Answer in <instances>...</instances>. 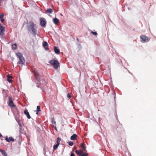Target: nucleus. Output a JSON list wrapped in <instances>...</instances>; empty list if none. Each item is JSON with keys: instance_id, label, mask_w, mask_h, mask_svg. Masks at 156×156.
Instances as JSON below:
<instances>
[{"instance_id": "nucleus-4", "label": "nucleus", "mask_w": 156, "mask_h": 156, "mask_svg": "<svg viewBox=\"0 0 156 156\" xmlns=\"http://www.w3.org/2000/svg\"><path fill=\"white\" fill-rule=\"evenodd\" d=\"M49 63L53 65L54 68L55 69H57L59 66V63L57 60H51L49 62Z\"/></svg>"}, {"instance_id": "nucleus-3", "label": "nucleus", "mask_w": 156, "mask_h": 156, "mask_svg": "<svg viewBox=\"0 0 156 156\" xmlns=\"http://www.w3.org/2000/svg\"><path fill=\"white\" fill-rule=\"evenodd\" d=\"M16 55L20 59L18 63L22 65L24 64L25 60L22 54L20 52H18L16 54Z\"/></svg>"}, {"instance_id": "nucleus-30", "label": "nucleus", "mask_w": 156, "mask_h": 156, "mask_svg": "<svg viewBox=\"0 0 156 156\" xmlns=\"http://www.w3.org/2000/svg\"><path fill=\"white\" fill-rule=\"evenodd\" d=\"M2 137V135L1 134V133H0V138L1 137Z\"/></svg>"}, {"instance_id": "nucleus-26", "label": "nucleus", "mask_w": 156, "mask_h": 156, "mask_svg": "<svg viewBox=\"0 0 156 156\" xmlns=\"http://www.w3.org/2000/svg\"><path fill=\"white\" fill-rule=\"evenodd\" d=\"M73 142H71L69 143V145L70 146H72L73 145Z\"/></svg>"}, {"instance_id": "nucleus-6", "label": "nucleus", "mask_w": 156, "mask_h": 156, "mask_svg": "<svg viewBox=\"0 0 156 156\" xmlns=\"http://www.w3.org/2000/svg\"><path fill=\"white\" fill-rule=\"evenodd\" d=\"M140 37L142 40L144 42L147 41H148L150 40L148 37L145 35H142L140 36Z\"/></svg>"}, {"instance_id": "nucleus-32", "label": "nucleus", "mask_w": 156, "mask_h": 156, "mask_svg": "<svg viewBox=\"0 0 156 156\" xmlns=\"http://www.w3.org/2000/svg\"><path fill=\"white\" fill-rule=\"evenodd\" d=\"M53 122L55 124V123H56V122H55V121H54V122Z\"/></svg>"}, {"instance_id": "nucleus-28", "label": "nucleus", "mask_w": 156, "mask_h": 156, "mask_svg": "<svg viewBox=\"0 0 156 156\" xmlns=\"http://www.w3.org/2000/svg\"><path fill=\"white\" fill-rule=\"evenodd\" d=\"M0 20L2 23H3L5 21L4 19H3V18L0 19Z\"/></svg>"}, {"instance_id": "nucleus-1", "label": "nucleus", "mask_w": 156, "mask_h": 156, "mask_svg": "<svg viewBox=\"0 0 156 156\" xmlns=\"http://www.w3.org/2000/svg\"><path fill=\"white\" fill-rule=\"evenodd\" d=\"M27 28L29 31L34 36H36L37 34V27L36 25L32 21H29L27 23Z\"/></svg>"}, {"instance_id": "nucleus-18", "label": "nucleus", "mask_w": 156, "mask_h": 156, "mask_svg": "<svg viewBox=\"0 0 156 156\" xmlns=\"http://www.w3.org/2000/svg\"><path fill=\"white\" fill-rule=\"evenodd\" d=\"M46 11L48 13L51 14L52 13L53 10L49 8Z\"/></svg>"}, {"instance_id": "nucleus-20", "label": "nucleus", "mask_w": 156, "mask_h": 156, "mask_svg": "<svg viewBox=\"0 0 156 156\" xmlns=\"http://www.w3.org/2000/svg\"><path fill=\"white\" fill-rule=\"evenodd\" d=\"M4 34V32H0V38L1 39H3V36Z\"/></svg>"}, {"instance_id": "nucleus-23", "label": "nucleus", "mask_w": 156, "mask_h": 156, "mask_svg": "<svg viewBox=\"0 0 156 156\" xmlns=\"http://www.w3.org/2000/svg\"><path fill=\"white\" fill-rule=\"evenodd\" d=\"M37 112H39L41 111L40 107L39 106H37Z\"/></svg>"}, {"instance_id": "nucleus-5", "label": "nucleus", "mask_w": 156, "mask_h": 156, "mask_svg": "<svg viewBox=\"0 0 156 156\" xmlns=\"http://www.w3.org/2000/svg\"><path fill=\"white\" fill-rule=\"evenodd\" d=\"M8 105L11 108L15 107L16 110L17 111L16 105L14 103L11 97H9V102Z\"/></svg>"}, {"instance_id": "nucleus-14", "label": "nucleus", "mask_w": 156, "mask_h": 156, "mask_svg": "<svg viewBox=\"0 0 156 156\" xmlns=\"http://www.w3.org/2000/svg\"><path fill=\"white\" fill-rule=\"evenodd\" d=\"M77 135L76 134H74L71 136L70 139L72 140H76Z\"/></svg>"}, {"instance_id": "nucleus-16", "label": "nucleus", "mask_w": 156, "mask_h": 156, "mask_svg": "<svg viewBox=\"0 0 156 156\" xmlns=\"http://www.w3.org/2000/svg\"><path fill=\"white\" fill-rule=\"evenodd\" d=\"M0 151L4 156H7V154L4 150L0 149Z\"/></svg>"}, {"instance_id": "nucleus-11", "label": "nucleus", "mask_w": 156, "mask_h": 156, "mask_svg": "<svg viewBox=\"0 0 156 156\" xmlns=\"http://www.w3.org/2000/svg\"><path fill=\"white\" fill-rule=\"evenodd\" d=\"M34 75L36 79L37 80H40V78L39 77V75L37 72H34Z\"/></svg>"}, {"instance_id": "nucleus-29", "label": "nucleus", "mask_w": 156, "mask_h": 156, "mask_svg": "<svg viewBox=\"0 0 156 156\" xmlns=\"http://www.w3.org/2000/svg\"><path fill=\"white\" fill-rule=\"evenodd\" d=\"M75 154L74 153H71L70 154V156H74Z\"/></svg>"}, {"instance_id": "nucleus-22", "label": "nucleus", "mask_w": 156, "mask_h": 156, "mask_svg": "<svg viewBox=\"0 0 156 156\" xmlns=\"http://www.w3.org/2000/svg\"><path fill=\"white\" fill-rule=\"evenodd\" d=\"M59 145L58 144H56L54 145L53 146L54 149V150H56L58 147Z\"/></svg>"}, {"instance_id": "nucleus-9", "label": "nucleus", "mask_w": 156, "mask_h": 156, "mask_svg": "<svg viewBox=\"0 0 156 156\" xmlns=\"http://www.w3.org/2000/svg\"><path fill=\"white\" fill-rule=\"evenodd\" d=\"M43 47L46 50H48L49 48H48L47 47H46L48 45V44L47 42L46 41H44L43 42Z\"/></svg>"}, {"instance_id": "nucleus-17", "label": "nucleus", "mask_w": 156, "mask_h": 156, "mask_svg": "<svg viewBox=\"0 0 156 156\" xmlns=\"http://www.w3.org/2000/svg\"><path fill=\"white\" fill-rule=\"evenodd\" d=\"M20 134H22L24 133L23 128L21 126H20Z\"/></svg>"}, {"instance_id": "nucleus-19", "label": "nucleus", "mask_w": 156, "mask_h": 156, "mask_svg": "<svg viewBox=\"0 0 156 156\" xmlns=\"http://www.w3.org/2000/svg\"><path fill=\"white\" fill-rule=\"evenodd\" d=\"M12 47L13 50H16L17 48V44H13Z\"/></svg>"}, {"instance_id": "nucleus-33", "label": "nucleus", "mask_w": 156, "mask_h": 156, "mask_svg": "<svg viewBox=\"0 0 156 156\" xmlns=\"http://www.w3.org/2000/svg\"><path fill=\"white\" fill-rule=\"evenodd\" d=\"M76 148H74V149H76Z\"/></svg>"}, {"instance_id": "nucleus-7", "label": "nucleus", "mask_w": 156, "mask_h": 156, "mask_svg": "<svg viewBox=\"0 0 156 156\" xmlns=\"http://www.w3.org/2000/svg\"><path fill=\"white\" fill-rule=\"evenodd\" d=\"M40 24L42 27H45L46 24V22L45 19L43 18H41L40 19Z\"/></svg>"}, {"instance_id": "nucleus-2", "label": "nucleus", "mask_w": 156, "mask_h": 156, "mask_svg": "<svg viewBox=\"0 0 156 156\" xmlns=\"http://www.w3.org/2000/svg\"><path fill=\"white\" fill-rule=\"evenodd\" d=\"M81 146L83 148V150L84 152H83L82 150L78 151L76 150L75 151L76 154L79 156H88V154L86 152V147L84 146V143L81 144Z\"/></svg>"}, {"instance_id": "nucleus-10", "label": "nucleus", "mask_w": 156, "mask_h": 156, "mask_svg": "<svg viewBox=\"0 0 156 156\" xmlns=\"http://www.w3.org/2000/svg\"><path fill=\"white\" fill-rule=\"evenodd\" d=\"M24 114L27 116V118L28 119H30L31 118V117L29 114V113L27 110H24Z\"/></svg>"}, {"instance_id": "nucleus-24", "label": "nucleus", "mask_w": 156, "mask_h": 156, "mask_svg": "<svg viewBox=\"0 0 156 156\" xmlns=\"http://www.w3.org/2000/svg\"><path fill=\"white\" fill-rule=\"evenodd\" d=\"M4 16V14L2 13H1V14H0V19L3 18Z\"/></svg>"}, {"instance_id": "nucleus-25", "label": "nucleus", "mask_w": 156, "mask_h": 156, "mask_svg": "<svg viewBox=\"0 0 156 156\" xmlns=\"http://www.w3.org/2000/svg\"><path fill=\"white\" fill-rule=\"evenodd\" d=\"M91 33L93 35H96L97 34V33L96 32L91 31Z\"/></svg>"}, {"instance_id": "nucleus-13", "label": "nucleus", "mask_w": 156, "mask_h": 156, "mask_svg": "<svg viewBox=\"0 0 156 156\" xmlns=\"http://www.w3.org/2000/svg\"><path fill=\"white\" fill-rule=\"evenodd\" d=\"M53 22L56 25H57L59 22V20L56 18H55L53 19Z\"/></svg>"}, {"instance_id": "nucleus-27", "label": "nucleus", "mask_w": 156, "mask_h": 156, "mask_svg": "<svg viewBox=\"0 0 156 156\" xmlns=\"http://www.w3.org/2000/svg\"><path fill=\"white\" fill-rule=\"evenodd\" d=\"M67 97L69 98L70 99L71 97V96L69 94H68L67 95Z\"/></svg>"}, {"instance_id": "nucleus-12", "label": "nucleus", "mask_w": 156, "mask_h": 156, "mask_svg": "<svg viewBox=\"0 0 156 156\" xmlns=\"http://www.w3.org/2000/svg\"><path fill=\"white\" fill-rule=\"evenodd\" d=\"M7 80L9 83H12V76H10L9 75H8L7 76Z\"/></svg>"}, {"instance_id": "nucleus-31", "label": "nucleus", "mask_w": 156, "mask_h": 156, "mask_svg": "<svg viewBox=\"0 0 156 156\" xmlns=\"http://www.w3.org/2000/svg\"><path fill=\"white\" fill-rule=\"evenodd\" d=\"M38 112H37V111L36 112V114H38Z\"/></svg>"}, {"instance_id": "nucleus-21", "label": "nucleus", "mask_w": 156, "mask_h": 156, "mask_svg": "<svg viewBox=\"0 0 156 156\" xmlns=\"http://www.w3.org/2000/svg\"><path fill=\"white\" fill-rule=\"evenodd\" d=\"M61 140V139L60 137H58L57 139V144H59V142Z\"/></svg>"}, {"instance_id": "nucleus-8", "label": "nucleus", "mask_w": 156, "mask_h": 156, "mask_svg": "<svg viewBox=\"0 0 156 156\" xmlns=\"http://www.w3.org/2000/svg\"><path fill=\"white\" fill-rule=\"evenodd\" d=\"M5 140L8 142H10L11 141L14 142V139L12 136H10L8 138L7 136H6Z\"/></svg>"}, {"instance_id": "nucleus-15", "label": "nucleus", "mask_w": 156, "mask_h": 156, "mask_svg": "<svg viewBox=\"0 0 156 156\" xmlns=\"http://www.w3.org/2000/svg\"><path fill=\"white\" fill-rule=\"evenodd\" d=\"M54 51L55 53L59 54L60 53V50L57 48L56 47H55L54 48Z\"/></svg>"}]
</instances>
